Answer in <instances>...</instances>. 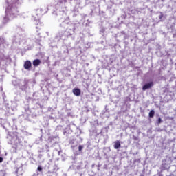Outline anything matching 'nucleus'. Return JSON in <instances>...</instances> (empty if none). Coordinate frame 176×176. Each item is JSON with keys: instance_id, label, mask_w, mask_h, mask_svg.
<instances>
[{"instance_id": "obj_1", "label": "nucleus", "mask_w": 176, "mask_h": 176, "mask_svg": "<svg viewBox=\"0 0 176 176\" xmlns=\"http://www.w3.org/2000/svg\"><path fill=\"white\" fill-rule=\"evenodd\" d=\"M6 12L8 13V14H11L12 16H16L17 13H19V10H17V7L14 6H8V7L6 10Z\"/></svg>"}, {"instance_id": "obj_2", "label": "nucleus", "mask_w": 176, "mask_h": 176, "mask_svg": "<svg viewBox=\"0 0 176 176\" xmlns=\"http://www.w3.org/2000/svg\"><path fill=\"white\" fill-rule=\"evenodd\" d=\"M23 67H24L25 69L30 71L31 67H32V63L30 60H26L24 63Z\"/></svg>"}, {"instance_id": "obj_3", "label": "nucleus", "mask_w": 176, "mask_h": 176, "mask_svg": "<svg viewBox=\"0 0 176 176\" xmlns=\"http://www.w3.org/2000/svg\"><path fill=\"white\" fill-rule=\"evenodd\" d=\"M153 86V82H150L148 83L145 84L142 87V90L145 91V90H148V89H151Z\"/></svg>"}, {"instance_id": "obj_4", "label": "nucleus", "mask_w": 176, "mask_h": 176, "mask_svg": "<svg viewBox=\"0 0 176 176\" xmlns=\"http://www.w3.org/2000/svg\"><path fill=\"white\" fill-rule=\"evenodd\" d=\"M72 91L74 96H80V89L79 88H74L73 89Z\"/></svg>"}, {"instance_id": "obj_5", "label": "nucleus", "mask_w": 176, "mask_h": 176, "mask_svg": "<svg viewBox=\"0 0 176 176\" xmlns=\"http://www.w3.org/2000/svg\"><path fill=\"white\" fill-rule=\"evenodd\" d=\"M120 146H121V144L119 140H117L114 142V149H119Z\"/></svg>"}, {"instance_id": "obj_6", "label": "nucleus", "mask_w": 176, "mask_h": 176, "mask_svg": "<svg viewBox=\"0 0 176 176\" xmlns=\"http://www.w3.org/2000/svg\"><path fill=\"white\" fill-rule=\"evenodd\" d=\"M41 64V60L39 59H35L33 60V65L34 67H38Z\"/></svg>"}, {"instance_id": "obj_7", "label": "nucleus", "mask_w": 176, "mask_h": 176, "mask_svg": "<svg viewBox=\"0 0 176 176\" xmlns=\"http://www.w3.org/2000/svg\"><path fill=\"white\" fill-rule=\"evenodd\" d=\"M149 118H153L155 116V111L154 110H151V111L148 113Z\"/></svg>"}, {"instance_id": "obj_8", "label": "nucleus", "mask_w": 176, "mask_h": 176, "mask_svg": "<svg viewBox=\"0 0 176 176\" xmlns=\"http://www.w3.org/2000/svg\"><path fill=\"white\" fill-rule=\"evenodd\" d=\"M82 149H83V146L80 145V146H78V151H79V152L82 151Z\"/></svg>"}, {"instance_id": "obj_9", "label": "nucleus", "mask_w": 176, "mask_h": 176, "mask_svg": "<svg viewBox=\"0 0 176 176\" xmlns=\"http://www.w3.org/2000/svg\"><path fill=\"white\" fill-rule=\"evenodd\" d=\"M157 124H160V123H162V118H158V120L157 122Z\"/></svg>"}, {"instance_id": "obj_10", "label": "nucleus", "mask_w": 176, "mask_h": 176, "mask_svg": "<svg viewBox=\"0 0 176 176\" xmlns=\"http://www.w3.org/2000/svg\"><path fill=\"white\" fill-rule=\"evenodd\" d=\"M37 170H38V171H42V167L38 166V167L37 168Z\"/></svg>"}, {"instance_id": "obj_11", "label": "nucleus", "mask_w": 176, "mask_h": 176, "mask_svg": "<svg viewBox=\"0 0 176 176\" xmlns=\"http://www.w3.org/2000/svg\"><path fill=\"white\" fill-rule=\"evenodd\" d=\"M2 162H3V158H2V157H0V163H2Z\"/></svg>"}, {"instance_id": "obj_12", "label": "nucleus", "mask_w": 176, "mask_h": 176, "mask_svg": "<svg viewBox=\"0 0 176 176\" xmlns=\"http://www.w3.org/2000/svg\"><path fill=\"white\" fill-rule=\"evenodd\" d=\"M133 140H135V141H137V140H138V138L134 136V137H133Z\"/></svg>"}]
</instances>
